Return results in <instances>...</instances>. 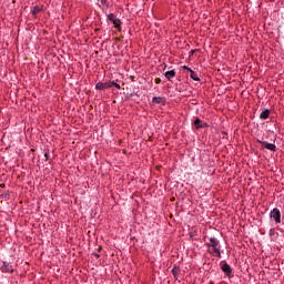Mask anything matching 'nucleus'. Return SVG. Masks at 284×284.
<instances>
[{"instance_id": "nucleus-9", "label": "nucleus", "mask_w": 284, "mask_h": 284, "mask_svg": "<svg viewBox=\"0 0 284 284\" xmlns=\"http://www.w3.org/2000/svg\"><path fill=\"white\" fill-rule=\"evenodd\" d=\"M164 77L168 79V81H172V79H174V77H176V72L174 70L166 71Z\"/></svg>"}, {"instance_id": "nucleus-20", "label": "nucleus", "mask_w": 284, "mask_h": 284, "mask_svg": "<svg viewBox=\"0 0 284 284\" xmlns=\"http://www.w3.org/2000/svg\"><path fill=\"white\" fill-rule=\"evenodd\" d=\"M44 156H45L47 161H48V159H50V154L49 153H45Z\"/></svg>"}, {"instance_id": "nucleus-6", "label": "nucleus", "mask_w": 284, "mask_h": 284, "mask_svg": "<svg viewBox=\"0 0 284 284\" xmlns=\"http://www.w3.org/2000/svg\"><path fill=\"white\" fill-rule=\"evenodd\" d=\"M1 272L12 274L14 270L12 268V265H10V263L3 262V265L1 266Z\"/></svg>"}, {"instance_id": "nucleus-1", "label": "nucleus", "mask_w": 284, "mask_h": 284, "mask_svg": "<svg viewBox=\"0 0 284 284\" xmlns=\"http://www.w3.org/2000/svg\"><path fill=\"white\" fill-rule=\"evenodd\" d=\"M220 265H221L222 272H224V274H226V276H229V278H232V276H234L232 266H230V264H227V262H221Z\"/></svg>"}, {"instance_id": "nucleus-8", "label": "nucleus", "mask_w": 284, "mask_h": 284, "mask_svg": "<svg viewBox=\"0 0 284 284\" xmlns=\"http://www.w3.org/2000/svg\"><path fill=\"white\" fill-rule=\"evenodd\" d=\"M207 245L216 251V248H219V240L215 237H210V243Z\"/></svg>"}, {"instance_id": "nucleus-5", "label": "nucleus", "mask_w": 284, "mask_h": 284, "mask_svg": "<svg viewBox=\"0 0 284 284\" xmlns=\"http://www.w3.org/2000/svg\"><path fill=\"white\" fill-rule=\"evenodd\" d=\"M108 20L113 23L114 28H121V20L116 18L113 13L108 16Z\"/></svg>"}, {"instance_id": "nucleus-14", "label": "nucleus", "mask_w": 284, "mask_h": 284, "mask_svg": "<svg viewBox=\"0 0 284 284\" xmlns=\"http://www.w3.org/2000/svg\"><path fill=\"white\" fill-rule=\"evenodd\" d=\"M181 271L179 270V267H173V270H172V274H173V276H179V273H180Z\"/></svg>"}, {"instance_id": "nucleus-2", "label": "nucleus", "mask_w": 284, "mask_h": 284, "mask_svg": "<svg viewBox=\"0 0 284 284\" xmlns=\"http://www.w3.org/2000/svg\"><path fill=\"white\" fill-rule=\"evenodd\" d=\"M257 143H260V145H262V148H265L266 150H270L271 152H276V144H272L267 141H261V140H256Z\"/></svg>"}, {"instance_id": "nucleus-18", "label": "nucleus", "mask_w": 284, "mask_h": 284, "mask_svg": "<svg viewBox=\"0 0 284 284\" xmlns=\"http://www.w3.org/2000/svg\"><path fill=\"white\" fill-rule=\"evenodd\" d=\"M183 70H187V72H190V70H192V69H190L187 65H184Z\"/></svg>"}, {"instance_id": "nucleus-4", "label": "nucleus", "mask_w": 284, "mask_h": 284, "mask_svg": "<svg viewBox=\"0 0 284 284\" xmlns=\"http://www.w3.org/2000/svg\"><path fill=\"white\" fill-rule=\"evenodd\" d=\"M271 219L275 221V223H281V211L278 209H273L271 211Z\"/></svg>"}, {"instance_id": "nucleus-7", "label": "nucleus", "mask_w": 284, "mask_h": 284, "mask_svg": "<svg viewBox=\"0 0 284 284\" xmlns=\"http://www.w3.org/2000/svg\"><path fill=\"white\" fill-rule=\"evenodd\" d=\"M194 125L196 130H203L204 128H207V123L201 121L199 118L194 120Z\"/></svg>"}, {"instance_id": "nucleus-12", "label": "nucleus", "mask_w": 284, "mask_h": 284, "mask_svg": "<svg viewBox=\"0 0 284 284\" xmlns=\"http://www.w3.org/2000/svg\"><path fill=\"white\" fill-rule=\"evenodd\" d=\"M190 77L193 79V81H201V79L199 78V75L196 74V72H194V70H190Z\"/></svg>"}, {"instance_id": "nucleus-11", "label": "nucleus", "mask_w": 284, "mask_h": 284, "mask_svg": "<svg viewBox=\"0 0 284 284\" xmlns=\"http://www.w3.org/2000/svg\"><path fill=\"white\" fill-rule=\"evenodd\" d=\"M153 103H158V104H161V103H165V98H161V97H154L152 99Z\"/></svg>"}, {"instance_id": "nucleus-21", "label": "nucleus", "mask_w": 284, "mask_h": 284, "mask_svg": "<svg viewBox=\"0 0 284 284\" xmlns=\"http://www.w3.org/2000/svg\"><path fill=\"white\" fill-rule=\"evenodd\" d=\"M97 258H99V255H95Z\"/></svg>"}, {"instance_id": "nucleus-3", "label": "nucleus", "mask_w": 284, "mask_h": 284, "mask_svg": "<svg viewBox=\"0 0 284 284\" xmlns=\"http://www.w3.org/2000/svg\"><path fill=\"white\" fill-rule=\"evenodd\" d=\"M114 85V81L111 82H98L95 85V90H108L109 88H112Z\"/></svg>"}, {"instance_id": "nucleus-16", "label": "nucleus", "mask_w": 284, "mask_h": 284, "mask_svg": "<svg viewBox=\"0 0 284 284\" xmlns=\"http://www.w3.org/2000/svg\"><path fill=\"white\" fill-rule=\"evenodd\" d=\"M112 88H116V90H121V84L113 81Z\"/></svg>"}, {"instance_id": "nucleus-17", "label": "nucleus", "mask_w": 284, "mask_h": 284, "mask_svg": "<svg viewBox=\"0 0 284 284\" xmlns=\"http://www.w3.org/2000/svg\"><path fill=\"white\" fill-rule=\"evenodd\" d=\"M214 256H217L219 258H221V251H219V248H217V252H215Z\"/></svg>"}, {"instance_id": "nucleus-19", "label": "nucleus", "mask_w": 284, "mask_h": 284, "mask_svg": "<svg viewBox=\"0 0 284 284\" xmlns=\"http://www.w3.org/2000/svg\"><path fill=\"white\" fill-rule=\"evenodd\" d=\"M155 83H156V84L161 83L160 78H156V79H155Z\"/></svg>"}, {"instance_id": "nucleus-13", "label": "nucleus", "mask_w": 284, "mask_h": 284, "mask_svg": "<svg viewBox=\"0 0 284 284\" xmlns=\"http://www.w3.org/2000/svg\"><path fill=\"white\" fill-rule=\"evenodd\" d=\"M216 252H219V248H216L215 251L214 247L209 246V254H212V256H214Z\"/></svg>"}, {"instance_id": "nucleus-10", "label": "nucleus", "mask_w": 284, "mask_h": 284, "mask_svg": "<svg viewBox=\"0 0 284 284\" xmlns=\"http://www.w3.org/2000/svg\"><path fill=\"white\" fill-rule=\"evenodd\" d=\"M270 114H271L270 109H265V110L260 114V119H262V121H265V119H270Z\"/></svg>"}, {"instance_id": "nucleus-15", "label": "nucleus", "mask_w": 284, "mask_h": 284, "mask_svg": "<svg viewBox=\"0 0 284 284\" xmlns=\"http://www.w3.org/2000/svg\"><path fill=\"white\" fill-rule=\"evenodd\" d=\"M40 11L41 9H39V7H34L32 10V14H39Z\"/></svg>"}]
</instances>
